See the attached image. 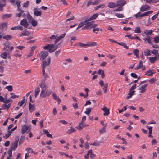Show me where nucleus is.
I'll use <instances>...</instances> for the list:
<instances>
[{"instance_id": "nucleus-1", "label": "nucleus", "mask_w": 159, "mask_h": 159, "mask_svg": "<svg viewBox=\"0 0 159 159\" xmlns=\"http://www.w3.org/2000/svg\"><path fill=\"white\" fill-rule=\"evenodd\" d=\"M52 91L50 90H47L46 89H42L40 94V97L42 98H45L49 97L51 94Z\"/></svg>"}, {"instance_id": "nucleus-2", "label": "nucleus", "mask_w": 159, "mask_h": 159, "mask_svg": "<svg viewBox=\"0 0 159 159\" xmlns=\"http://www.w3.org/2000/svg\"><path fill=\"white\" fill-rule=\"evenodd\" d=\"M11 44L9 42H7L4 44L3 49L6 51L9 52L12 51L14 49L13 46H11Z\"/></svg>"}, {"instance_id": "nucleus-3", "label": "nucleus", "mask_w": 159, "mask_h": 159, "mask_svg": "<svg viewBox=\"0 0 159 159\" xmlns=\"http://www.w3.org/2000/svg\"><path fill=\"white\" fill-rule=\"evenodd\" d=\"M48 55L47 51H43L41 52L39 54V57L41 60H44L47 57Z\"/></svg>"}, {"instance_id": "nucleus-4", "label": "nucleus", "mask_w": 159, "mask_h": 159, "mask_svg": "<svg viewBox=\"0 0 159 159\" xmlns=\"http://www.w3.org/2000/svg\"><path fill=\"white\" fill-rule=\"evenodd\" d=\"M53 44H48L46 46H44L43 48L48 51L49 53H51L54 51V49L53 50Z\"/></svg>"}, {"instance_id": "nucleus-5", "label": "nucleus", "mask_w": 159, "mask_h": 159, "mask_svg": "<svg viewBox=\"0 0 159 159\" xmlns=\"http://www.w3.org/2000/svg\"><path fill=\"white\" fill-rule=\"evenodd\" d=\"M50 57H48L47 59L48 62L46 60L43 61L41 64L42 69H45L46 67L48 65H49L50 63Z\"/></svg>"}, {"instance_id": "nucleus-6", "label": "nucleus", "mask_w": 159, "mask_h": 159, "mask_svg": "<svg viewBox=\"0 0 159 159\" xmlns=\"http://www.w3.org/2000/svg\"><path fill=\"white\" fill-rule=\"evenodd\" d=\"M8 24L6 22H2L0 24V30L5 31L7 28Z\"/></svg>"}, {"instance_id": "nucleus-7", "label": "nucleus", "mask_w": 159, "mask_h": 159, "mask_svg": "<svg viewBox=\"0 0 159 159\" xmlns=\"http://www.w3.org/2000/svg\"><path fill=\"white\" fill-rule=\"evenodd\" d=\"M126 4V1L124 0H118L116 2L117 7H122Z\"/></svg>"}, {"instance_id": "nucleus-8", "label": "nucleus", "mask_w": 159, "mask_h": 159, "mask_svg": "<svg viewBox=\"0 0 159 159\" xmlns=\"http://www.w3.org/2000/svg\"><path fill=\"white\" fill-rule=\"evenodd\" d=\"M152 37L149 36H147L146 38H143V39L144 40V42L145 43H148L149 44H152V42L151 40V39H152Z\"/></svg>"}, {"instance_id": "nucleus-9", "label": "nucleus", "mask_w": 159, "mask_h": 159, "mask_svg": "<svg viewBox=\"0 0 159 159\" xmlns=\"http://www.w3.org/2000/svg\"><path fill=\"white\" fill-rule=\"evenodd\" d=\"M157 59H159V55L155 56L154 57H149L150 62L152 63H154Z\"/></svg>"}, {"instance_id": "nucleus-10", "label": "nucleus", "mask_w": 159, "mask_h": 159, "mask_svg": "<svg viewBox=\"0 0 159 159\" xmlns=\"http://www.w3.org/2000/svg\"><path fill=\"white\" fill-rule=\"evenodd\" d=\"M150 8V7L148 5H145L142 6L140 8V11L142 12H144L145 11L149 10Z\"/></svg>"}, {"instance_id": "nucleus-11", "label": "nucleus", "mask_w": 159, "mask_h": 159, "mask_svg": "<svg viewBox=\"0 0 159 159\" xmlns=\"http://www.w3.org/2000/svg\"><path fill=\"white\" fill-rule=\"evenodd\" d=\"M20 24L21 25L25 27V28H27L29 25L26 19H24L21 20Z\"/></svg>"}, {"instance_id": "nucleus-12", "label": "nucleus", "mask_w": 159, "mask_h": 159, "mask_svg": "<svg viewBox=\"0 0 159 159\" xmlns=\"http://www.w3.org/2000/svg\"><path fill=\"white\" fill-rule=\"evenodd\" d=\"M88 126L89 125L86 124L85 123H84V122L82 123L81 124L80 122L79 124V126L77 127V128L78 130L81 131L82 129V128L83 127H84Z\"/></svg>"}, {"instance_id": "nucleus-13", "label": "nucleus", "mask_w": 159, "mask_h": 159, "mask_svg": "<svg viewBox=\"0 0 159 159\" xmlns=\"http://www.w3.org/2000/svg\"><path fill=\"white\" fill-rule=\"evenodd\" d=\"M34 16H41L42 13L41 11H38L37 8H35L34 9Z\"/></svg>"}, {"instance_id": "nucleus-14", "label": "nucleus", "mask_w": 159, "mask_h": 159, "mask_svg": "<svg viewBox=\"0 0 159 159\" xmlns=\"http://www.w3.org/2000/svg\"><path fill=\"white\" fill-rule=\"evenodd\" d=\"M148 85V84H146L144 85H142L139 88V90H141V91H140V93H142L144 92L146 90L145 89L147 87V85Z\"/></svg>"}, {"instance_id": "nucleus-15", "label": "nucleus", "mask_w": 159, "mask_h": 159, "mask_svg": "<svg viewBox=\"0 0 159 159\" xmlns=\"http://www.w3.org/2000/svg\"><path fill=\"white\" fill-rule=\"evenodd\" d=\"M101 110H103L104 113V115L105 116H108L110 113L109 110L106 106H104L103 108H102Z\"/></svg>"}, {"instance_id": "nucleus-16", "label": "nucleus", "mask_w": 159, "mask_h": 159, "mask_svg": "<svg viewBox=\"0 0 159 159\" xmlns=\"http://www.w3.org/2000/svg\"><path fill=\"white\" fill-rule=\"evenodd\" d=\"M52 96L54 100H56L58 103L59 104L61 102V100L59 99V97L57 96L56 95L55 93H53L52 94Z\"/></svg>"}, {"instance_id": "nucleus-17", "label": "nucleus", "mask_w": 159, "mask_h": 159, "mask_svg": "<svg viewBox=\"0 0 159 159\" xmlns=\"http://www.w3.org/2000/svg\"><path fill=\"white\" fill-rule=\"evenodd\" d=\"M98 13H96L93 14L92 16L90 18H89L87 20V21H92V20H95L96 18L98 17Z\"/></svg>"}, {"instance_id": "nucleus-18", "label": "nucleus", "mask_w": 159, "mask_h": 159, "mask_svg": "<svg viewBox=\"0 0 159 159\" xmlns=\"http://www.w3.org/2000/svg\"><path fill=\"white\" fill-rule=\"evenodd\" d=\"M45 79H43L41 81V83L39 84V86L42 89H44L46 86L45 82Z\"/></svg>"}, {"instance_id": "nucleus-19", "label": "nucleus", "mask_w": 159, "mask_h": 159, "mask_svg": "<svg viewBox=\"0 0 159 159\" xmlns=\"http://www.w3.org/2000/svg\"><path fill=\"white\" fill-rule=\"evenodd\" d=\"M97 74L99 75H101V77L102 79H103L105 77L104 71L102 70L101 69H99L97 72Z\"/></svg>"}, {"instance_id": "nucleus-20", "label": "nucleus", "mask_w": 159, "mask_h": 159, "mask_svg": "<svg viewBox=\"0 0 159 159\" xmlns=\"http://www.w3.org/2000/svg\"><path fill=\"white\" fill-rule=\"evenodd\" d=\"M28 129V127L25 125L23 126L21 129V133L23 134H24L25 132H26Z\"/></svg>"}, {"instance_id": "nucleus-21", "label": "nucleus", "mask_w": 159, "mask_h": 159, "mask_svg": "<svg viewBox=\"0 0 159 159\" xmlns=\"http://www.w3.org/2000/svg\"><path fill=\"white\" fill-rule=\"evenodd\" d=\"M34 105L31 104L30 102L29 103V109L30 112H32L34 110Z\"/></svg>"}, {"instance_id": "nucleus-22", "label": "nucleus", "mask_w": 159, "mask_h": 159, "mask_svg": "<svg viewBox=\"0 0 159 159\" xmlns=\"http://www.w3.org/2000/svg\"><path fill=\"white\" fill-rule=\"evenodd\" d=\"M108 7L110 8H111L117 7V6L116 3L111 2L109 3Z\"/></svg>"}, {"instance_id": "nucleus-23", "label": "nucleus", "mask_w": 159, "mask_h": 159, "mask_svg": "<svg viewBox=\"0 0 159 159\" xmlns=\"http://www.w3.org/2000/svg\"><path fill=\"white\" fill-rule=\"evenodd\" d=\"M88 22L87 21V20L84 21H82L81 22L77 28L76 29V30H77L79 28H81V27H82L84 25H85L86 24V22Z\"/></svg>"}, {"instance_id": "nucleus-24", "label": "nucleus", "mask_w": 159, "mask_h": 159, "mask_svg": "<svg viewBox=\"0 0 159 159\" xmlns=\"http://www.w3.org/2000/svg\"><path fill=\"white\" fill-rule=\"evenodd\" d=\"M6 0H0V11H2L3 10V7L5 6L6 4L5 3L2 4L1 2H5V3Z\"/></svg>"}, {"instance_id": "nucleus-25", "label": "nucleus", "mask_w": 159, "mask_h": 159, "mask_svg": "<svg viewBox=\"0 0 159 159\" xmlns=\"http://www.w3.org/2000/svg\"><path fill=\"white\" fill-rule=\"evenodd\" d=\"M18 146V144H15L14 143H12L11 144V147L10 148L12 150H15L16 148H17Z\"/></svg>"}, {"instance_id": "nucleus-26", "label": "nucleus", "mask_w": 159, "mask_h": 159, "mask_svg": "<svg viewBox=\"0 0 159 159\" xmlns=\"http://www.w3.org/2000/svg\"><path fill=\"white\" fill-rule=\"evenodd\" d=\"M7 51H5L3 52L1 55V57L3 58V59H6V57H7V55L8 54H9V52H7Z\"/></svg>"}, {"instance_id": "nucleus-27", "label": "nucleus", "mask_w": 159, "mask_h": 159, "mask_svg": "<svg viewBox=\"0 0 159 159\" xmlns=\"http://www.w3.org/2000/svg\"><path fill=\"white\" fill-rule=\"evenodd\" d=\"M40 91V89L39 87H36L35 89V90L34 91L35 92V98H36L37 96L39 94V93Z\"/></svg>"}, {"instance_id": "nucleus-28", "label": "nucleus", "mask_w": 159, "mask_h": 159, "mask_svg": "<svg viewBox=\"0 0 159 159\" xmlns=\"http://www.w3.org/2000/svg\"><path fill=\"white\" fill-rule=\"evenodd\" d=\"M23 29V27L21 26H18L12 27L11 28V30H22Z\"/></svg>"}, {"instance_id": "nucleus-29", "label": "nucleus", "mask_w": 159, "mask_h": 159, "mask_svg": "<svg viewBox=\"0 0 159 159\" xmlns=\"http://www.w3.org/2000/svg\"><path fill=\"white\" fill-rule=\"evenodd\" d=\"M117 44L121 45L124 48H125L126 49H129V47L128 46H127L126 44L124 42H122V43H117Z\"/></svg>"}, {"instance_id": "nucleus-30", "label": "nucleus", "mask_w": 159, "mask_h": 159, "mask_svg": "<svg viewBox=\"0 0 159 159\" xmlns=\"http://www.w3.org/2000/svg\"><path fill=\"white\" fill-rule=\"evenodd\" d=\"M3 38L6 40H10L12 39V37L10 35H4L3 36Z\"/></svg>"}, {"instance_id": "nucleus-31", "label": "nucleus", "mask_w": 159, "mask_h": 159, "mask_svg": "<svg viewBox=\"0 0 159 159\" xmlns=\"http://www.w3.org/2000/svg\"><path fill=\"white\" fill-rule=\"evenodd\" d=\"M152 33V30H146L144 31V34L147 36L151 35Z\"/></svg>"}, {"instance_id": "nucleus-32", "label": "nucleus", "mask_w": 159, "mask_h": 159, "mask_svg": "<svg viewBox=\"0 0 159 159\" xmlns=\"http://www.w3.org/2000/svg\"><path fill=\"white\" fill-rule=\"evenodd\" d=\"M25 140V137L23 136L22 135L21 136L20 139L19 141V145H20L22 143L24 142Z\"/></svg>"}, {"instance_id": "nucleus-33", "label": "nucleus", "mask_w": 159, "mask_h": 159, "mask_svg": "<svg viewBox=\"0 0 159 159\" xmlns=\"http://www.w3.org/2000/svg\"><path fill=\"white\" fill-rule=\"evenodd\" d=\"M144 55L145 56H148L151 55L150 50L149 49H147L144 51Z\"/></svg>"}, {"instance_id": "nucleus-34", "label": "nucleus", "mask_w": 159, "mask_h": 159, "mask_svg": "<svg viewBox=\"0 0 159 159\" xmlns=\"http://www.w3.org/2000/svg\"><path fill=\"white\" fill-rule=\"evenodd\" d=\"M150 53L152 54L156 55V56L159 55L158 51L156 49H153L152 51L150 50Z\"/></svg>"}, {"instance_id": "nucleus-35", "label": "nucleus", "mask_w": 159, "mask_h": 159, "mask_svg": "<svg viewBox=\"0 0 159 159\" xmlns=\"http://www.w3.org/2000/svg\"><path fill=\"white\" fill-rule=\"evenodd\" d=\"M88 153L89 154V155H90V157L92 159L95 156V154L92 153V149L88 151Z\"/></svg>"}, {"instance_id": "nucleus-36", "label": "nucleus", "mask_w": 159, "mask_h": 159, "mask_svg": "<svg viewBox=\"0 0 159 159\" xmlns=\"http://www.w3.org/2000/svg\"><path fill=\"white\" fill-rule=\"evenodd\" d=\"M12 15L11 14H5L3 15L2 16V18L5 19L11 17Z\"/></svg>"}, {"instance_id": "nucleus-37", "label": "nucleus", "mask_w": 159, "mask_h": 159, "mask_svg": "<svg viewBox=\"0 0 159 159\" xmlns=\"http://www.w3.org/2000/svg\"><path fill=\"white\" fill-rule=\"evenodd\" d=\"M30 33L28 31H26L24 33L20 34L19 35L20 37H22L25 36H28L29 35Z\"/></svg>"}, {"instance_id": "nucleus-38", "label": "nucleus", "mask_w": 159, "mask_h": 159, "mask_svg": "<svg viewBox=\"0 0 159 159\" xmlns=\"http://www.w3.org/2000/svg\"><path fill=\"white\" fill-rule=\"evenodd\" d=\"M143 66V63L142 61L140 60L139 61V62L138 64V66L136 68H135V69H139L142 67Z\"/></svg>"}, {"instance_id": "nucleus-39", "label": "nucleus", "mask_w": 159, "mask_h": 159, "mask_svg": "<svg viewBox=\"0 0 159 159\" xmlns=\"http://www.w3.org/2000/svg\"><path fill=\"white\" fill-rule=\"evenodd\" d=\"M10 94L11 95V96L10 97V98H11L15 99L16 98H18L19 97V95H15L13 93H10Z\"/></svg>"}, {"instance_id": "nucleus-40", "label": "nucleus", "mask_w": 159, "mask_h": 159, "mask_svg": "<svg viewBox=\"0 0 159 159\" xmlns=\"http://www.w3.org/2000/svg\"><path fill=\"white\" fill-rule=\"evenodd\" d=\"M93 21L88 23L86 22V24H87V26L89 28V29L93 28Z\"/></svg>"}, {"instance_id": "nucleus-41", "label": "nucleus", "mask_w": 159, "mask_h": 159, "mask_svg": "<svg viewBox=\"0 0 159 159\" xmlns=\"http://www.w3.org/2000/svg\"><path fill=\"white\" fill-rule=\"evenodd\" d=\"M154 73L153 72H152V71L150 70L148 71H147L146 72V73L145 74L146 75H147L148 76H152L153 75V74Z\"/></svg>"}, {"instance_id": "nucleus-42", "label": "nucleus", "mask_w": 159, "mask_h": 159, "mask_svg": "<svg viewBox=\"0 0 159 159\" xmlns=\"http://www.w3.org/2000/svg\"><path fill=\"white\" fill-rule=\"evenodd\" d=\"M75 131L76 130L74 128L71 127L70 129L68 130L67 133L69 134H70L73 132H75Z\"/></svg>"}, {"instance_id": "nucleus-43", "label": "nucleus", "mask_w": 159, "mask_h": 159, "mask_svg": "<svg viewBox=\"0 0 159 159\" xmlns=\"http://www.w3.org/2000/svg\"><path fill=\"white\" fill-rule=\"evenodd\" d=\"M84 89L85 91L86 92V93L85 95L84 96V98H86L88 96V92L89 91V90L87 88H85Z\"/></svg>"}, {"instance_id": "nucleus-44", "label": "nucleus", "mask_w": 159, "mask_h": 159, "mask_svg": "<svg viewBox=\"0 0 159 159\" xmlns=\"http://www.w3.org/2000/svg\"><path fill=\"white\" fill-rule=\"evenodd\" d=\"M154 41L156 43H159V36H156L154 38Z\"/></svg>"}, {"instance_id": "nucleus-45", "label": "nucleus", "mask_w": 159, "mask_h": 159, "mask_svg": "<svg viewBox=\"0 0 159 159\" xmlns=\"http://www.w3.org/2000/svg\"><path fill=\"white\" fill-rule=\"evenodd\" d=\"M45 69H42V73H43V77L44 78V79H45V80L46 79V78L47 77H48V76L47 75V74H46L45 73Z\"/></svg>"}, {"instance_id": "nucleus-46", "label": "nucleus", "mask_w": 159, "mask_h": 159, "mask_svg": "<svg viewBox=\"0 0 159 159\" xmlns=\"http://www.w3.org/2000/svg\"><path fill=\"white\" fill-rule=\"evenodd\" d=\"M31 25L34 27H35L37 24V22L34 19H33L31 21Z\"/></svg>"}, {"instance_id": "nucleus-47", "label": "nucleus", "mask_w": 159, "mask_h": 159, "mask_svg": "<svg viewBox=\"0 0 159 159\" xmlns=\"http://www.w3.org/2000/svg\"><path fill=\"white\" fill-rule=\"evenodd\" d=\"M133 52L135 55L136 56V57H139L138 53L139 52V50L138 49H135L133 50Z\"/></svg>"}, {"instance_id": "nucleus-48", "label": "nucleus", "mask_w": 159, "mask_h": 159, "mask_svg": "<svg viewBox=\"0 0 159 159\" xmlns=\"http://www.w3.org/2000/svg\"><path fill=\"white\" fill-rule=\"evenodd\" d=\"M105 5L104 4H100L95 7V10H97L100 8H103L104 7Z\"/></svg>"}, {"instance_id": "nucleus-49", "label": "nucleus", "mask_w": 159, "mask_h": 159, "mask_svg": "<svg viewBox=\"0 0 159 159\" xmlns=\"http://www.w3.org/2000/svg\"><path fill=\"white\" fill-rule=\"evenodd\" d=\"M90 145H92L96 146H99L100 145V143L98 141H96L95 142H94L93 143H91L90 144Z\"/></svg>"}, {"instance_id": "nucleus-50", "label": "nucleus", "mask_w": 159, "mask_h": 159, "mask_svg": "<svg viewBox=\"0 0 159 159\" xmlns=\"http://www.w3.org/2000/svg\"><path fill=\"white\" fill-rule=\"evenodd\" d=\"M5 89H7L10 92H11L13 90V87L11 85H9L6 87Z\"/></svg>"}, {"instance_id": "nucleus-51", "label": "nucleus", "mask_w": 159, "mask_h": 159, "mask_svg": "<svg viewBox=\"0 0 159 159\" xmlns=\"http://www.w3.org/2000/svg\"><path fill=\"white\" fill-rule=\"evenodd\" d=\"M108 88V83H106L104 86L103 89L104 90V93H107V89Z\"/></svg>"}, {"instance_id": "nucleus-52", "label": "nucleus", "mask_w": 159, "mask_h": 159, "mask_svg": "<svg viewBox=\"0 0 159 159\" xmlns=\"http://www.w3.org/2000/svg\"><path fill=\"white\" fill-rule=\"evenodd\" d=\"M92 109L90 108H86V111L84 112V113L87 115H89V114L90 113Z\"/></svg>"}, {"instance_id": "nucleus-53", "label": "nucleus", "mask_w": 159, "mask_h": 159, "mask_svg": "<svg viewBox=\"0 0 159 159\" xmlns=\"http://www.w3.org/2000/svg\"><path fill=\"white\" fill-rule=\"evenodd\" d=\"M29 1H26V2L25 3H24L23 4V7H25V8H27L28 7L29 4Z\"/></svg>"}, {"instance_id": "nucleus-54", "label": "nucleus", "mask_w": 159, "mask_h": 159, "mask_svg": "<svg viewBox=\"0 0 159 159\" xmlns=\"http://www.w3.org/2000/svg\"><path fill=\"white\" fill-rule=\"evenodd\" d=\"M77 45L81 47H85L87 46H88V44H85L83 43H77Z\"/></svg>"}, {"instance_id": "nucleus-55", "label": "nucleus", "mask_w": 159, "mask_h": 159, "mask_svg": "<svg viewBox=\"0 0 159 159\" xmlns=\"http://www.w3.org/2000/svg\"><path fill=\"white\" fill-rule=\"evenodd\" d=\"M148 81L151 84H153L156 82V80L155 79L152 78L149 80Z\"/></svg>"}, {"instance_id": "nucleus-56", "label": "nucleus", "mask_w": 159, "mask_h": 159, "mask_svg": "<svg viewBox=\"0 0 159 159\" xmlns=\"http://www.w3.org/2000/svg\"><path fill=\"white\" fill-rule=\"evenodd\" d=\"M106 126V125L104 126L100 129L99 131L101 134H102L105 132L106 131V129L105 127Z\"/></svg>"}, {"instance_id": "nucleus-57", "label": "nucleus", "mask_w": 159, "mask_h": 159, "mask_svg": "<svg viewBox=\"0 0 159 159\" xmlns=\"http://www.w3.org/2000/svg\"><path fill=\"white\" fill-rule=\"evenodd\" d=\"M27 17L28 20L29 21L32 20L33 17L29 12L27 14Z\"/></svg>"}, {"instance_id": "nucleus-58", "label": "nucleus", "mask_w": 159, "mask_h": 159, "mask_svg": "<svg viewBox=\"0 0 159 159\" xmlns=\"http://www.w3.org/2000/svg\"><path fill=\"white\" fill-rule=\"evenodd\" d=\"M134 32L137 33H141V30L140 28L139 27H137L135 29L134 31Z\"/></svg>"}, {"instance_id": "nucleus-59", "label": "nucleus", "mask_w": 159, "mask_h": 159, "mask_svg": "<svg viewBox=\"0 0 159 159\" xmlns=\"http://www.w3.org/2000/svg\"><path fill=\"white\" fill-rule=\"evenodd\" d=\"M115 16L119 18H123L124 17V15L122 14L116 13L115 14Z\"/></svg>"}, {"instance_id": "nucleus-60", "label": "nucleus", "mask_w": 159, "mask_h": 159, "mask_svg": "<svg viewBox=\"0 0 159 159\" xmlns=\"http://www.w3.org/2000/svg\"><path fill=\"white\" fill-rule=\"evenodd\" d=\"M24 12V10H22L19 13H17L16 14V17H20L22 16V13Z\"/></svg>"}, {"instance_id": "nucleus-61", "label": "nucleus", "mask_w": 159, "mask_h": 159, "mask_svg": "<svg viewBox=\"0 0 159 159\" xmlns=\"http://www.w3.org/2000/svg\"><path fill=\"white\" fill-rule=\"evenodd\" d=\"M123 8L122 7H119L118 8L113 10L114 11H122Z\"/></svg>"}, {"instance_id": "nucleus-62", "label": "nucleus", "mask_w": 159, "mask_h": 159, "mask_svg": "<svg viewBox=\"0 0 159 159\" xmlns=\"http://www.w3.org/2000/svg\"><path fill=\"white\" fill-rule=\"evenodd\" d=\"M106 56L111 59H112L114 57H116L115 55H112L110 54H108L106 55Z\"/></svg>"}, {"instance_id": "nucleus-63", "label": "nucleus", "mask_w": 159, "mask_h": 159, "mask_svg": "<svg viewBox=\"0 0 159 159\" xmlns=\"http://www.w3.org/2000/svg\"><path fill=\"white\" fill-rule=\"evenodd\" d=\"M11 132L10 131H8L7 134H5V138L7 139L11 134Z\"/></svg>"}, {"instance_id": "nucleus-64", "label": "nucleus", "mask_w": 159, "mask_h": 159, "mask_svg": "<svg viewBox=\"0 0 159 159\" xmlns=\"http://www.w3.org/2000/svg\"><path fill=\"white\" fill-rule=\"evenodd\" d=\"M12 150L11 149L9 148V150H8L7 152V153L9 155V157H11L12 155Z\"/></svg>"}]
</instances>
